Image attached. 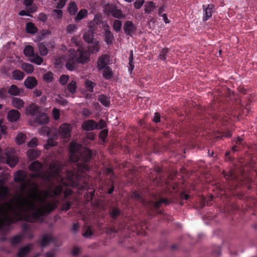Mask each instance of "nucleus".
I'll return each instance as SVG.
<instances>
[{
  "mask_svg": "<svg viewBox=\"0 0 257 257\" xmlns=\"http://www.w3.org/2000/svg\"><path fill=\"white\" fill-rule=\"evenodd\" d=\"M69 76L68 75H62L60 76L59 82L60 84H61L63 85H64L66 84L67 82L68 79H69Z\"/></svg>",
  "mask_w": 257,
  "mask_h": 257,
  "instance_id": "obj_57",
  "label": "nucleus"
},
{
  "mask_svg": "<svg viewBox=\"0 0 257 257\" xmlns=\"http://www.w3.org/2000/svg\"><path fill=\"white\" fill-rule=\"evenodd\" d=\"M78 11V8L76 3L71 2L68 7V12L71 16L75 15Z\"/></svg>",
  "mask_w": 257,
  "mask_h": 257,
  "instance_id": "obj_34",
  "label": "nucleus"
},
{
  "mask_svg": "<svg viewBox=\"0 0 257 257\" xmlns=\"http://www.w3.org/2000/svg\"><path fill=\"white\" fill-rule=\"evenodd\" d=\"M22 69L28 73H32L34 71V67L32 64L24 63L21 65Z\"/></svg>",
  "mask_w": 257,
  "mask_h": 257,
  "instance_id": "obj_39",
  "label": "nucleus"
},
{
  "mask_svg": "<svg viewBox=\"0 0 257 257\" xmlns=\"http://www.w3.org/2000/svg\"><path fill=\"white\" fill-rule=\"evenodd\" d=\"M123 30L126 35L132 36L136 31V27L132 21H126L123 25Z\"/></svg>",
  "mask_w": 257,
  "mask_h": 257,
  "instance_id": "obj_8",
  "label": "nucleus"
},
{
  "mask_svg": "<svg viewBox=\"0 0 257 257\" xmlns=\"http://www.w3.org/2000/svg\"><path fill=\"white\" fill-rule=\"evenodd\" d=\"M49 172L41 173V178L48 182L54 179L61 182L65 186L78 187L81 180V176L76 171H70L64 169L62 164L54 163L50 164Z\"/></svg>",
  "mask_w": 257,
  "mask_h": 257,
  "instance_id": "obj_2",
  "label": "nucleus"
},
{
  "mask_svg": "<svg viewBox=\"0 0 257 257\" xmlns=\"http://www.w3.org/2000/svg\"><path fill=\"white\" fill-rule=\"evenodd\" d=\"M0 161L6 162L11 167H14L18 162V159L10 152H6L0 156Z\"/></svg>",
  "mask_w": 257,
  "mask_h": 257,
  "instance_id": "obj_6",
  "label": "nucleus"
},
{
  "mask_svg": "<svg viewBox=\"0 0 257 257\" xmlns=\"http://www.w3.org/2000/svg\"><path fill=\"white\" fill-rule=\"evenodd\" d=\"M122 27V22L120 20H115L113 22V28L116 32H119Z\"/></svg>",
  "mask_w": 257,
  "mask_h": 257,
  "instance_id": "obj_46",
  "label": "nucleus"
},
{
  "mask_svg": "<svg viewBox=\"0 0 257 257\" xmlns=\"http://www.w3.org/2000/svg\"><path fill=\"white\" fill-rule=\"evenodd\" d=\"M8 93L13 96H18L20 94V90L19 88L16 85H12L9 88Z\"/></svg>",
  "mask_w": 257,
  "mask_h": 257,
  "instance_id": "obj_28",
  "label": "nucleus"
},
{
  "mask_svg": "<svg viewBox=\"0 0 257 257\" xmlns=\"http://www.w3.org/2000/svg\"><path fill=\"white\" fill-rule=\"evenodd\" d=\"M224 177L226 180H231L236 184V186L239 185V183H238V178L235 175L234 171L230 170L228 172L223 171Z\"/></svg>",
  "mask_w": 257,
  "mask_h": 257,
  "instance_id": "obj_15",
  "label": "nucleus"
},
{
  "mask_svg": "<svg viewBox=\"0 0 257 257\" xmlns=\"http://www.w3.org/2000/svg\"><path fill=\"white\" fill-rule=\"evenodd\" d=\"M70 54L66 62L65 67L67 70L74 71L77 69L78 64H85L90 60V53L83 47H78L76 50L71 49Z\"/></svg>",
  "mask_w": 257,
  "mask_h": 257,
  "instance_id": "obj_4",
  "label": "nucleus"
},
{
  "mask_svg": "<svg viewBox=\"0 0 257 257\" xmlns=\"http://www.w3.org/2000/svg\"><path fill=\"white\" fill-rule=\"evenodd\" d=\"M52 113L54 119L56 120L59 119L60 113L59 109H57L56 107L54 108Z\"/></svg>",
  "mask_w": 257,
  "mask_h": 257,
  "instance_id": "obj_53",
  "label": "nucleus"
},
{
  "mask_svg": "<svg viewBox=\"0 0 257 257\" xmlns=\"http://www.w3.org/2000/svg\"><path fill=\"white\" fill-rule=\"evenodd\" d=\"M96 130L104 128L106 126L105 121L102 119H101L98 123L96 122Z\"/></svg>",
  "mask_w": 257,
  "mask_h": 257,
  "instance_id": "obj_56",
  "label": "nucleus"
},
{
  "mask_svg": "<svg viewBox=\"0 0 257 257\" xmlns=\"http://www.w3.org/2000/svg\"><path fill=\"white\" fill-rule=\"evenodd\" d=\"M24 54L27 57H32L35 54L34 48L31 45H27L24 49Z\"/></svg>",
  "mask_w": 257,
  "mask_h": 257,
  "instance_id": "obj_38",
  "label": "nucleus"
},
{
  "mask_svg": "<svg viewBox=\"0 0 257 257\" xmlns=\"http://www.w3.org/2000/svg\"><path fill=\"white\" fill-rule=\"evenodd\" d=\"M63 16L62 11L59 10H54L53 11V16L55 19H61Z\"/></svg>",
  "mask_w": 257,
  "mask_h": 257,
  "instance_id": "obj_52",
  "label": "nucleus"
},
{
  "mask_svg": "<svg viewBox=\"0 0 257 257\" xmlns=\"http://www.w3.org/2000/svg\"><path fill=\"white\" fill-rule=\"evenodd\" d=\"M78 28L75 24H70L67 27L66 31L67 33H71L75 32Z\"/></svg>",
  "mask_w": 257,
  "mask_h": 257,
  "instance_id": "obj_54",
  "label": "nucleus"
},
{
  "mask_svg": "<svg viewBox=\"0 0 257 257\" xmlns=\"http://www.w3.org/2000/svg\"><path fill=\"white\" fill-rule=\"evenodd\" d=\"M32 193L29 194L28 197L20 196L19 205L20 210L23 212L24 221L31 223L38 221L43 216L50 214L55 208L54 202H49L45 205L38 208L36 201L44 202L47 197H54L59 195L63 191V186L58 185L54 188L48 187L45 193V197H43L37 187L31 189Z\"/></svg>",
  "mask_w": 257,
  "mask_h": 257,
  "instance_id": "obj_1",
  "label": "nucleus"
},
{
  "mask_svg": "<svg viewBox=\"0 0 257 257\" xmlns=\"http://www.w3.org/2000/svg\"><path fill=\"white\" fill-rule=\"evenodd\" d=\"M101 21L102 18L100 15H95L93 19L88 24V27L90 30L91 31H95L98 26L101 23Z\"/></svg>",
  "mask_w": 257,
  "mask_h": 257,
  "instance_id": "obj_11",
  "label": "nucleus"
},
{
  "mask_svg": "<svg viewBox=\"0 0 257 257\" xmlns=\"http://www.w3.org/2000/svg\"><path fill=\"white\" fill-rule=\"evenodd\" d=\"M109 214L111 218L115 219L120 215L121 211L118 208L113 207L109 209Z\"/></svg>",
  "mask_w": 257,
  "mask_h": 257,
  "instance_id": "obj_26",
  "label": "nucleus"
},
{
  "mask_svg": "<svg viewBox=\"0 0 257 257\" xmlns=\"http://www.w3.org/2000/svg\"><path fill=\"white\" fill-rule=\"evenodd\" d=\"M38 145V141L35 138H33L28 143V146L30 148H34L37 147Z\"/></svg>",
  "mask_w": 257,
  "mask_h": 257,
  "instance_id": "obj_59",
  "label": "nucleus"
},
{
  "mask_svg": "<svg viewBox=\"0 0 257 257\" xmlns=\"http://www.w3.org/2000/svg\"><path fill=\"white\" fill-rule=\"evenodd\" d=\"M12 104L14 107L20 109L24 106L25 102L20 98L13 97L12 99Z\"/></svg>",
  "mask_w": 257,
  "mask_h": 257,
  "instance_id": "obj_22",
  "label": "nucleus"
},
{
  "mask_svg": "<svg viewBox=\"0 0 257 257\" xmlns=\"http://www.w3.org/2000/svg\"><path fill=\"white\" fill-rule=\"evenodd\" d=\"M32 247V245L31 244L21 247L18 252L17 257H25L30 252Z\"/></svg>",
  "mask_w": 257,
  "mask_h": 257,
  "instance_id": "obj_16",
  "label": "nucleus"
},
{
  "mask_svg": "<svg viewBox=\"0 0 257 257\" xmlns=\"http://www.w3.org/2000/svg\"><path fill=\"white\" fill-rule=\"evenodd\" d=\"M170 202V201L167 198H161L159 201L153 202V205L156 210H158L161 204L164 203L165 205H168Z\"/></svg>",
  "mask_w": 257,
  "mask_h": 257,
  "instance_id": "obj_33",
  "label": "nucleus"
},
{
  "mask_svg": "<svg viewBox=\"0 0 257 257\" xmlns=\"http://www.w3.org/2000/svg\"><path fill=\"white\" fill-rule=\"evenodd\" d=\"M12 75L14 79L18 80H22L25 76L24 72L20 70H15L13 71Z\"/></svg>",
  "mask_w": 257,
  "mask_h": 257,
  "instance_id": "obj_32",
  "label": "nucleus"
},
{
  "mask_svg": "<svg viewBox=\"0 0 257 257\" xmlns=\"http://www.w3.org/2000/svg\"><path fill=\"white\" fill-rule=\"evenodd\" d=\"M26 30L28 33L35 34L37 32L38 29L34 23L29 22L26 25Z\"/></svg>",
  "mask_w": 257,
  "mask_h": 257,
  "instance_id": "obj_36",
  "label": "nucleus"
},
{
  "mask_svg": "<svg viewBox=\"0 0 257 257\" xmlns=\"http://www.w3.org/2000/svg\"><path fill=\"white\" fill-rule=\"evenodd\" d=\"M55 238L50 234H45L41 239L37 241L40 247L44 248L48 246L51 242L54 241Z\"/></svg>",
  "mask_w": 257,
  "mask_h": 257,
  "instance_id": "obj_7",
  "label": "nucleus"
},
{
  "mask_svg": "<svg viewBox=\"0 0 257 257\" xmlns=\"http://www.w3.org/2000/svg\"><path fill=\"white\" fill-rule=\"evenodd\" d=\"M85 87L86 90L89 92H93V88L96 85V84L89 80H86L84 83Z\"/></svg>",
  "mask_w": 257,
  "mask_h": 257,
  "instance_id": "obj_40",
  "label": "nucleus"
},
{
  "mask_svg": "<svg viewBox=\"0 0 257 257\" xmlns=\"http://www.w3.org/2000/svg\"><path fill=\"white\" fill-rule=\"evenodd\" d=\"M21 115V113L18 110L11 109L8 111L7 119L11 122H15L20 119Z\"/></svg>",
  "mask_w": 257,
  "mask_h": 257,
  "instance_id": "obj_13",
  "label": "nucleus"
},
{
  "mask_svg": "<svg viewBox=\"0 0 257 257\" xmlns=\"http://www.w3.org/2000/svg\"><path fill=\"white\" fill-rule=\"evenodd\" d=\"M144 0H136L134 3L135 8L137 9H140L144 4Z\"/></svg>",
  "mask_w": 257,
  "mask_h": 257,
  "instance_id": "obj_63",
  "label": "nucleus"
},
{
  "mask_svg": "<svg viewBox=\"0 0 257 257\" xmlns=\"http://www.w3.org/2000/svg\"><path fill=\"white\" fill-rule=\"evenodd\" d=\"M70 160L76 164V171L82 177L81 173L85 172L91 169L90 161L92 157V151L87 148H81L76 142H72L70 145Z\"/></svg>",
  "mask_w": 257,
  "mask_h": 257,
  "instance_id": "obj_3",
  "label": "nucleus"
},
{
  "mask_svg": "<svg viewBox=\"0 0 257 257\" xmlns=\"http://www.w3.org/2000/svg\"><path fill=\"white\" fill-rule=\"evenodd\" d=\"M8 193V190L7 187H3L0 188V196L5 198Z\"/></svg>",
  "mask_w": 257,
  "mask_h": 257,
  "instance_id": "obj_64",
  "label": "nucleus"
},
{
  "mask_svg": "<svg viewBox=\"0 0 257 257\" xmlns=\"http://www.w3.org/2000/svg\"><path fill=\"white\" fill-rule=\"evenodd\" d=\"M26 136L25 134L20 133H19L16 138V141L18 145H22L25 143Z\"/></svg>",
  "mask_w": 257,
  "mask_h": 257,
  "instance_id": "obj_45",
  "label": "nucleus"
},
{
  "mask_svg": "<svg viewBox=\"0 0 257 257\" xmlns=\"http://www.w3.org/2000/svg\"><path fill=\"white\" fill-rule=\"evenodd\" d=\"M104 40L107 44H111L112 43L114 40V37L113 34L109 30V27L107 26L106 29H104Z\"/></svg>",
  "mask_w": 257,
  "mask_h": 257,
  "instance_id": "obj_18",
  "label": "nucleus"
},
{
  "mask_svg": "<svg viewBox=\"0 0 257 257\" xmlns=\"http://www.w3.org/2000/svg\"><path fill=\"white\" fill-rule=\"evenodd\" d=\"M56 101L58 104L62 106H66L68 103V101L66 99L62 97L60 98V99H56Z\"/></svg>",
  "mask_w": 257,
  "mask_h": 257,
  "instance_id": "obj_62",
  "label": "nucleus"
},
{
  "mask_svg": "<svg viewBox=\"0 0 257 257\" xmlns=\"http://www.w3.org/2000/svg\"><path fill=\"white\" fill-rule=\"evenodd\" d=\"M100 47L98 42H95L88 46V50L86 49L89 53H96L99 50Z\"/></svg>",
  "mask_w": 257,
  "mask_h": 257,
  "instance_id": "obj_30",
  "label": "nucleus"
},
{
  "mask_svg": "<svg viewBox=\"0 0 257 257\" xmlns=\"http://www.w3.org/2000/svg\"><path fill=\"white\" fill-rule=\"evenodd\" d=\"M214 5L212 4H210L206 5H203V20L204 21H207L212 17L213 10L214 9Z\"/></svg>",
  "mask_w": 257,
  "mask_h": 257,
  "instance_id": "obj_9",
  "label": "nucleus"
},
{
  "mask_svg": "<svg viewBox=\"0 0 257 257\" xmlns=\"http://www.w3.org/2000/svg\"><path fill=\"white\" fill-rule=\"evenodd\" d=\"M77 88L76 81L72 80L67 85V89L71 94H74Z\"/></svg>",
  "mask_w": 257,
  "mask_h": 257,
  "instance_id": "obj_43",
  "label": "nucleus"
},
{
  "mask_svg": "<svg viewBox=\"0 0 257 257\" xmlns=\"http://www.w3.org/2000/svg\"><path fill=\"white\" fill-rule=\"evenodd\" d=\"M30 61L31 62L35 63L37 65H40L43 62V59L38 54H35L31 58H30Z\"/></svg>",
  "mask_w": 257,
  "mask_h": 257,
  "instance_id": "obj_41",
  "label": "nucleus"
},
{
  "mask_svg": "<svg viewBox=\"0 0 257 257\" xmlns=\"http://www.w3.org/2000/svg\"><path fill=\"white\" fill-rule=\"evenodd\" d=\"M96 122L93 119L85 120L82 124V128L86 131H91L96 130Z\"/></svg>",
  "mask_w": 257,
  "mask_h": 257,
  "instance_id": "obj_14",
  "label": "nucleus"
},
{
  "mask_svg": "<svg viewBox=\"0 0 257 257\" xmlns=\"http://www.w3.org/2000/svg\"><path fill=\"white\" fill-rule=\"evenodd\" d=\"M71 126L67 123L62 124L59 127V132L61 136L67 138L70 137Z\"/></svg>",
  "mask_w": 257,
  "mask_h": 257,
  "instance_id": "obj_12",
  "label": "nucleus"
},
{
  "mask_svg": "<svg viewBox=\"0 0 257 257\" xmlns=\"http://www.w3.org/2000/svg\"><path fill=\"white\" fill-rule=\"evenodd\" d=\"M38 107L35 105H30L27 109V112L31 115H34L38 113Z\"/></svg>",
  "mask_w": 257,
  "mask_h": 257,
  "instance_id": "obj_42",
  "label": "nucleus"
},
{
  "mask_svg": "<svg viewBox=\"0 0 257 257\" xmlns=\"http://www.w3.org/2000/svg\"><path fill=\"white\" fill-rule=\"evenodd\" d=\"M110 61L109 57L104 54L100 56L97 60V68L99 70H102L103 68L107 67V65Z\"/></svg>",
  "mask_w": 257,
  "mask_h": 257,
  "instance_id": "obj_10",
  "label": "nucleus"
},
{
  "mask_svg": "<svg viewBox=\"0 0 257 257\" xmlns=\"http://www.w3.org/2000/svg\"><path fill=\"white\" fill-rule=\"evenodd\" d=\"M41 152L34 149H30L27 151V155L30 160H35L40 156Z\"/></svg>",
  "mask_w": 257,
  "mask_h": 257,
  "instance_id": "obj_24",
  "label": "nucleus"
},
{
  "mask_svg": "<svg viewBox=\"0 0 257 257\" xmlns=\"http://www.w3.org/2000/svg\"><path fill=\"white\" fill-rule=\"evenodd\" d=\"M25 86L29 89H33L37 85V81L34 77H28L25 81Z\"/></svg>",
  "mask_w": 257,
  "mask_h": 257,
  "instance_id": "obj_19",
  "label": "nucleus"
},
{
  "mask_svg": "<svg viewBox=\"0 0 257 257\" xmlns=\"http://www.w3.org/2000/svg\"><path fill=\"white\" fill-rule=\"evenodd\" d=\"M111 14L113 17L119 19L122 17L121 11L116 8L112 9L111 10Z\"/></svg>",
  "mask_w": 257,
  "mask_h": 257,
  "instance_id": "obj_47",
  "label": "nucleus"
},
{
  "mask_svg": "<svg viewBox=\"0 0 257 257\" xmlns=\"http://www.w3.org/2000/svg\"><path fill=\"white\" fill-rule=\"evenodd\" d=\"M8 91L6 88H0V99L6 100L8 98Z\"/></svg>",
  "mask_w": 257,
  "mask_h": 257,
  "instance_id": "obj_48",
  "label": "nucleus"
},
{
  "mask_svg": "<svg viewBox=\"0 0 257 257\" xmlns=\"http://www.w3.org/2000/svg\"><path fill=\"white\" fill-rule=\"evenodd\" d=\"M71 43L72 44V46H78L77 48L78 47H82L81 46H79V41L78 40V39L76 37H73L71 38L70 40Z\"/></svg>",
  "mask_w": 257,
  "mask_h": 257,
  "instance_id": "obj_58",
  "label": "nucleus"
},
{
  "mask_svg": "<svg viewBox=\"0 0 257 257\" xmlns=\"http://www.w3.org/2000/svg\"><path fill=\"white\" fill-rule=\"evenodd\" d=\"M102 72L103 77L106 80H109L112 77L113 72L110 67L103 68Z\"/></svg>",
  "mask_w": 257,
  "mask_h": 257,
  "instance_id": "obj_27",
  "label": "nucleus"
},
{
  "mask_svg": "<svg viewBox=\"0 0 257 257\" xmlns=\"http://www.w3.org/2000/svg\"><path fill=\"white\" fill-rule=\"evenodd\" d=\"M38 48L41 55L44 56L47 55L48 49L44 43H39L38 45Z\"/></svg>",
  "mask_w": 257,
  "mask_h": 257,
  "instance_id": "obj_44",
  "label": "nucleus"
},
{
  "mask_svg": "<svg viewBox=\"0 0 257 257\" xmlns=\"http://www.w3.org/2000/svg\"><path fill=\"white\" fill-rule=\"evenodd\" d=\"M87 15L88 11L86 9H81L78 13L76 17L75 18V20L76 22H78L79 21H80L85 17H86L87 16Z\"/></svg>",
  "mask_w": 257,
  "mask_h": 257,
  "instance_id": "obj_35",
  "label": "nucleus"
},
{
  "mask_svg": "<svg viewBox=\"0 0 257 257\" xmlns=\"http://www.w3.org/2000/svg\"><path fill=\"white\" fill-rule=\"evenodd\" d=\"M30 228L28 224H25L22 226V234L24 235V237L26 236V234L29 232L30 231Z\"/></svg>",
  "mask_w": 257,
  "mask_h": 257,
  "instance_id": "obj_61",
  "label": "nucleus"
},
{
  "mask_svg": "<svg viewBox=\"0 0 257 257\" xmlns=\"http://www.w3.org/2000/svg\"><path fill=\"white\" fill-rule=\"evenodd\" d=\"M98 100L105 107L109 106L110 103L109 98L104 94L99 95Z\"/></svg>",
  "mask_w": 257,
  "mask_h": 257,
  "instance_id": "obj_31",
  "label": "nucleus"
},
{
  "mask_svg": "<svg viewBox=\"0 0 257 257\" xmlns=\"http://www.w3.org/2000/svg\"><path fill=\"white\" fill-rule=\"evenodd\" d=\"M26 178V173L22 170H19L15 175L14 181L18 183L22 182L25 180Z\"/></svg>",
  "mask_w": 257,
  "mask_h": 257,
  "instance_id": "obj_25",
  "label": "nucleus"
},
{
  "mask_svg": "<svg viewBox=\"0 0 257 257\" xmlns=\"http://www.w3.org/2000/svg\"><path fill=\"white\" fill-rule=\"evenodd\" d=\"M156 8V5L153 2H147L145 5V13L151 14Z\"/></svg>",
  "mask_w": 257,
  "mask_h": 257,
  "instance_id": "obj_29",
  "label": "nucleus"
},
{
  "mask_svg": "<svg viewBox=\"0 0 257 257\" xmlns=\"http://www.w3.org/2000/svg\"><path fill=\"white\" fill-rule=\"evenodd\" d=\"M108 131L107 129H104L101 131L99 135L100 139L103 141H104L108 136Z\"/></svg>",
  "mask_w": 257,
  "mask_h": 257,
  "instance_id": "obj_55",
  "label": "nucleus"
},
{
  "mask_svg": "<svg viewBox=\"0 0 257 257\" xmlns=\"http://www.w3.org/2000/svg\"><path fill=\"white\" fill-rule=\"evenodd\" d=\"M57 145V142L52 138H49L47 140V143L45 146L46 149H49V147H54Z\"/></svg>",
  "mask_w": 257,
  "mask_h": 257,
  "instance_id": "obj_49",
  "label": "nucleus"
},
{
  "mask_svg": "<svg viewBox=\"0 0 257 257\" xmlns=\"http://www.w3.org/2000/svg\"><path fill=\"white\" fill-rule=\"evenodd\" d=\"M169 52L168 48H164L163 49L159 54V58L162 60H165L166 59L167 54Z\"/></svg>",
  "mask_w": 257,
  "mask_h": 257,
  "instance_id": "obj_50",
  "label": "nucleus"
},
{
  "mask_svg": "<svg viewBox=\"0 0 257 257\" xmlns=\"http://www.w3.org/2000/svg\"><path fill=\"white\" fill-rule=\"evenodd\" d=\"M93 33L94 31H91V30L84 33L83 35V39L85 41L88 43L92 42L94 39Z\"/></svg>",
  "mask_w": 257,
  "mask_h": 257,
  "instance_id": "obj_37",
  "label": "nucleus"
},
{
  "mask_svg": "<svg viewBox=\"0 0 257 257\" xmlns=\"http://www.w3.org/2000/svg\"><path fill=\"white\" fill-rule=\"evenodd\" d=\"M131 198L143 205L145 204L146 201L142 196V193L139 191H133L131 195Z\"/></svg>",
  "mask_w": 257,
  "mask_h": 257,
  "instance_id": "obj_17",
  "label": "nucleus"
},
{
  "mask_svg": "<svg viewBox=\"0 0 257 257\" xmlns=\"http://www.w3.org/2000/svg\"><path fill=\"white\" fill-rule=\"evenodd\" d=\"M43 167L42 164L39 161H35L32 162L29 166V169L33 172H41Z\"/></svg>",
  "mask_w": 257,
  "mask_h": 257,
  "instance_id": "obj_21",
  "label": "nucleus"
},
{
  "mask_svg": "<svg viewBox=\"0 0 257 257\" xmlns=\"http://www.w3.org/2000/svg\"><path fill=\"white\" fill-rule=\"evenodd\" d=\"M7 210L3 214L5 216V221L7 225L17 223L19 221H24L23 212L20 210L19 205V200L17 201V206H14L11 202H5Z\"/></svg>",
  "mask_w": 257,
  "mask_h": 257,
  "instance_id": "obj_5",
  "label": "nucleus"
},
{
  "mask_svg": "<svg viewBox=\"0 0 257 257\" xmlns=\"http://www.w3.org/2000/svg\"><path fill=\"white\" fill-rule=\"evenodd\" d=\"M24 238V235L22 234H19L13 236L10 238L11 245L13 246H16L22 241Z\"/></svg>",
  "mask_w": 257,
  "mask_h": 257,
  "instance_id": "obj_20",
  "label": "nucleus"
},
{
  "mask_svg": "<svg viewBox=\"0 0 257 257\" xmlns=\"http://www.w3.org/2000/svg\"><path fill=\"white\" fill-rule=\"evenodd\" d=\"M53 74L51 72H48L45 73L43 76V79L48 82H51L53 80Z\"/></svg>",
  "mask_w": 257,
  "mask_h": 257,
  "instance_id": "obj_51",
  "label": "nucleus"
},
{
  "mask_svg": "<svg viewBox=\"0 0 257 257\" xmlns=\"http://www.w3.org/2000/svg\"><path fill=\"white\" fill-rule=\"evenodd\" d=\"M71 205H72V203L70 201H67V202H64L62 204V210L66 211L69 210L71 208Z\"/></svg>",
  "mask_w": 257,
  "mask_h": 257,
  "instance_id": "obj_60",
  "label": "nucleus"
},
{
  "mask_svg": "<svg viewBox=\"0 0 257 257\" xmlns=\"http://www.w3.org/2000/svg\"><path fill=\"white\" fill-rule=\"evenodd\" d=\"M36 121L40 124H46L48 123L49 120L45 113H40L36 116Z\"/></svg>",
  "mask_w": 257,
  "mask_h": 257,
  "instance_id": "obj_23",
  "label": "nucleus"
}]
</instances>
